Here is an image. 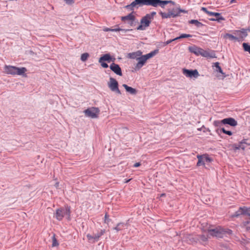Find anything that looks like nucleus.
Segmentation results:
<instances>
[{
  "instance_id": "f257e3e1",
  "label": "nucleus",
  "mask_w": 250,
  "mask_h": 250,
  "mask_svg": "<svg viewBox=\"0 0 250 250\" xmlns=\"http://www.w3.org/2000/svg\"><path fill=\"white\" fill-rule=\"evenodd\" d=\"M170 2L171 1L162 0H135L129 5H127V7L132 8L135 7L137 5H139L140 6L147 5L153 7L160 6L164 7L165 5Z\"/></svg>"
},
{
  "instance_id": "f03ea898",
  "label": "nucleus",
  "mask_w": 250,
  "mask_h": 250,
  "mask_svg": "<svg viewBox=\"0 0 250 250\" xmlns=\"http://www.w3.org/2000/svg\"><path fill=\"white\" fill-rule=\"evenodd\" d=\"M188 50L191 53H194L197 56L200 55L208 58H214L216 57L215 54L213 51L209 52L195 45L189 46Z\"/></svg>"
},
{
  "instance_id": "7ed1b4c3",
  "label": "nucleus",
  "mask_w": 250,
  "mask_h": 250,
  "mask_svg": "<svg viewBox=\"0 0 250 250\" xmlns=\"http://www.w3.org/2000/svg\"><path fill=\"white\" fill-rule=\"evenodd\" d=\"M209 234L213 237L223 238L226 234H231L232 231L229 229L218 226L214 229L208 230Z\"/></svg>"
},
{
  "instance_id": "20e7f679",
  "label": "nucleus",
  "mask_w": 250,
  "mask_h": 250,
  "mask_svg": "<svg viewBox=\"0 0 250 250\" xmlns=\"http://www.w3.org/2000/svg\"><path fill=\"white\" fill-rule=\"evenodd\" d=\"M158 50H155L146 55H142V54L137 60L138 62L136 64L135 69H140L145 65L146 61L154 57L158 53Z\"/></svg>"
},
{
  "instance_id": "39448f33",
  "label": "nucleus",
  "mask_w": 250,
  "mask_h": 250,
  "mask_svg": "<svg viewBox=\"0 0 250 250\" xmlns=\"http://www.w3.org/2000/svg\"><path fill=\"white\" fill-rule=\"evenodd\" d=\"M4 72L7 74L12 75H23L26 71V69L25 67H17L11 65H5L4 67Z\"/></svg>"
},
{
  "instance_id": "423d86ee",
  "label": "nucleus",
  "mask_w": 250,
  "mask_h": 250,
  "mask_svg": "<svg viewBox=\"0 0 250 250\" xmlns=\"http://www.w3.org/2000/svg\"><path fill=\"white\" fill-rule=\"evenodd\" d=\"M152 21V16H150L148 15H146L143 17L140 21L141 24L139 25L137 30H144L146 27L149 26L150 22Z\"/></svg>"
},
{
  "instance_id": "0eeeda50",
  "label": "nucleus",
  "mask_w": 250,
  "mask_h": 250,
  "mask_svg": "<svg viewBox=\"0 0 250 250\" xmlns=\"http://www.w3.org/2000/svg\"><path fill=\"white\" fill-rule=\"evenodd\" d=\"M70 214V208H60L57 209L56 211V213L54 215V217L59 221H61L62 219L65 214H68L69 216Z\"/></svg>"
},
{
  "instance_id": "6e6552de",
  "label": "nucleus",
  "mask_w": 250,
  "mask_h": 250,
  "mask_svg": "<svg viewBox=\"0 0 250 250\" xmlns=\"http://www.w3.org/2000/svg\"><path fill=\"white\" fill-rule=\"evenodd\" d=\"M115 60V58L111 57L109 54H105L100 58L99 62L103 67L106 68L108 67V65L104 62L106 61L108 62H114Z\"/></svg>"
},
{
  "instance_id": "1a4fd4ad",
  "label": "nucleus",
  "mask_w": 250,
  "mask_h": 250,
  "mask_svg": "<svg viewBox=\"0 0 250 250\" xmlns=\"http://www.w3.org/2000/svg\"><path fill=\"white\" fill-rule=\"evenodd\" d=\"M83 112L87 117L91 118H96L98 117L100 110L98 107H92L85 109Z\"/></svg>"
},
{
  "instance_id": "9d476101",
  "label": "nucleus",
  "mask_w": 250,
  "mask_h": 250,
  "mask_svg": "<svg viewBox=\"0 0 250 250\" xmlns=\"http://www.w3.org/2000/svg\"><path fill=\"white\" fill-rule=\"evenodd\" d=\"M108 86L110 90L113 92H115L118 94H121V92L118 87V83L113 78H110L109 81L108 83Z\"/></svg>"
},
{
  "instance_id": "9b49d317",
  "label": "nucleus",
  "mask_w": 250,
  "mask_h": 250,
  "mask_svg": "<svg viewBox=\"0 0 250 250\" xmlns=\"http://www.w3.org/2000/svg\"><path fill=\"white\" fill-rule=\"evenodd\" d=\"M201 10L205 12L206 14H207L208 16H212L213 15H214L215 17V18H211L209 20L211 21H219L221 20H224V18L221 15L220 13H215L213 12H210L207 10V9L205 7H202Z\"/></svg>"
},
{
  "instance_id": "f8f14e48",
  "label": "nucleus",
  "mask_w": 250,
  "mask_h": 250,
  "mask_svg": "<svg viewBox=\"0 0 250 250\" xmlns=\"http://www.w3.org/2000/svg\"><path fill=\"white\" fill-rule=\"evenodd\" d=\"M241 215H247L250 217V208L246 207H240L239 209L232 215V217H238Z\"/></svg>"
},
{
  "instance_id": "ddd939ff",
  "label": "nucleus",
  "mask_w": 250,
  "mask_h": 250,
  "mask_svg": "<svg viewBox=\"0 0 250 250\" xmlns=\"http://www.w3.org/2000/svg\"><path fill=\"white\" fill-rule=\"evenodd\" d=\"M135 16L133 14L130 13L128 15L122 17L121 20L125 23H127L130 26H133L135 25Z\"/></svg>"
},
{
  "instance_id": "4468645a",
  "label": "nucleus",
  "mask_w": 250,
  "mask_h": 250,
  "mask_svg": "<svg viewBox=\"0 0 250 250\" xmlns=\"http://www.w3.org/2000/svg\"><path fill=\"white\" fill-rule=\"evenodd\" d=\"M183 74L187 77L188 78H197L199 76V74L198 71L196 69L194 70H188L187 69H183Z\"/></svg>"
},
{
  "instance_id": "2eb2a0df",
  "label": "nucleus",
  "mask_w": 250,
  "mask_h": 250,
  "mask_svg": "<svg viewBox=\"0 0 250 250\" xmlns=\"http://www.w3.org/2000/svg\"><path fill=\"white\" fill-rule=\"evenodd\" d=\"M105 232V229H102L99 233L95 234L94 235L92 236L90 234H87L86 237L88 240V241H91L92 240H94L95 241H98L99 238L102 236Z\"/></svg>"
},
{
  "instance_id": "dca6fc26",
  "label": "nucleus",
  "mask_w": 250,
  "mask_h": 250,
  "mask_svg": "<svg viewBox=\"0 0 250 250\" xmlns=\"http://www.w3.org/2000/svg\"><path fill=\"white\" fill-rule=\"evenodd\" d=\"M234 34L237 36V37L238 38V41L244 40V39L248 36L247 30L244 29H243L241 30H236Z\"/></svg>"
},
{
  "instance_id": "f3484780",
  "label": "nucleus",
  "mask_w": 250,
  "mask_h": 250,
  "mask_svg": "<svg viewBox=\"0 0 250 250\" xmlns=\"http://www.w3.org/2000/svg\"><path fill=\"white\" fill-rule=\"evenodd\" d=\"M110 69L113 71L116 74L120 76H122V72L121 67L117 64L113 62L110 65Z\"/></svg>"
},
{
  "instance_id": "a211bd4d",
  "label": "nucleus",
  "mask_w": 250,
  "mask_h": 250,
  "mask_svg": "<svg viewBox=\"0 0 250 250\" xmlns=\"http://www.w3.org/2000/svg\"><path fill=\"white\" fill-rule=\"evenodd\" d=\"M247 140L243 139L238 144H234L233 145V147L234 150H238L240 149H242V150H245L246 148L245 144L248 145L249 146L250 145V144H248L246 142Z\"/></svg>"
},
{
  "instance_id": "6ab92c4d",
  "label": "nucleus",
  "mask_w": 250,
  "mask_h": 250,
  "mask_svg": "<svg viewBox=\"0 0 250 250\" xmlns=\"http://www.w3.org/2000/svg\"><path fill=\"white\" fill-rule=\"evenodd\" d=\"M223 125H229L231 126H235L237 125V121L232 118H227L222 120Z\"/></svg>"
},
{
  "instance_id": "aec40b11",
  "label": "nucleus",
  "mask_w": 250,
  "mask_h": 250,
  "mask_svg": "<svg viewBox=\"0 0 250 250\" xmlns=\"http://www.w3.org/2000/svg\"><path fill=\"white\" fill-rule=\"evenodd\" d=\"M142 54V52L140 50H138L136 52H133L127 54V57L131 59H136L138 60L139 58Z\"/></svg>"
},
{
  "instance_id": "412c9836",
  "label": "nucleus",
  "mask_w": 250,
  "mask_h": 250,
  "mask_svg": "<svg viewBox=\"0 0 250 250\" xmlns=\"http://www.w3.org/2000/svg\"><path fill=\"white\" fill-rule=\"evenodd\" d=\"M123 86L127 92H128L131 94L135 95L137 92V91L136 89L130 87L126 84H123Z\"/></svg>"
},
{
  "instance_id": "4be33fe9",
  "label": "nucleus",
  "mask_w": 250,
  "mask_h": 250,
  "mask_svg": "<svg viewBox=\"0 0 250 250\" xmlns=\"http://www.w3.org/2000/svg\"><path fill=\"white\" fill-rule=\"evenodd\" d=\"M214 66L215 67L216 71L220 73L222 75V78H224L225 77H226V75H225V73L223 72V70L221 67L220 66L219 63L218 62H216L214 63Z\"/></svg>"
},
{
  "instance_id": "5701e85b",
  "label": "nucleus",
  "mask_w": 250,
  "mask_h": 250,
  "mask_svg": "<svg viewBox=\"0 0 250 250\" xmlns=\"http://www.w3.org/2000/svg\"><path fill=\"white\" fill-rule=\"evenodd\" d=\"M189 23L190 24H194L197 27H202L204 26V24L199 22L198 21L196 20H191L189 21Z\"/></svg>"
},
{
  "instance_id": "b1692460",
  "label": "nucleus",
  "mask_w": 250,
  "mask_h": 250,
  "mask_svg": "<svg viewBox=\"0 0 250 250\" xmlns=\"http://www.w3.org/2000/svg\"><path fill=\"white\" fill-rule=\"evenodd\" d=\"M197 158L198 159L197 166H205V161L203 158V156H201L200 155H198Z\"/></svg>"
},
{
  "instance_id": "393cba45",
  "label": "nucleus",
  "mask_w": 250,
  "mask_h": 250,
  "mask_svg": "<svg viewBox=\"0 0 250 250\" xmlns=\"http://www.w3.org/2000/svg\"><path fill=\"white\" fill-rule=\"evenodd\" d=\"M181 12L187 13V12L184 10H182L180 9H173V17L178 16L179 15L180 13Z\"/></svg>"
},
{
  "instance_id": "a878e982",
  "label": "nucleus",
  "mask_w": 250,
  "mask_h": 250,
  "mask_svg": "<svg viewBox=\"0 0 250 250\" xmlns=\"http://www.w3.org/2000/svg\"><path fill=\"white\" fill-rule=\"evenodd\" d=\"M224 37L225 38H227L228 37L229 40H231V41H238V38H237V37H235L231 34H226L224 36Z\"/></svg>"
},
{
  "instance_id": "bb28decb",
  "label": "nucleus",
  "mask_w": 250,
  "mask_h": 250,
  "mask_svg": "<svg viewBox=\"0 0 250 250\" xmlns=\"http://www.w3.org/2000/svg\"><path fill=\"white\" fill-rule=\"evenodd\" d=\"M192 35L190 34H183L181 35L179 37H176L175 38L173 39V41H176L179 39L181 38H189L191 37Z\"/></svg>"
},
{
  "instance_id": "cd10ccee",
  "label": "nucleus",
  "mask_w": 250,
  "mask_h": 250,
  "mask_svg": "<svg viewBox=\"0 0 250 250\" xmlns=\"http://www.w3.org/2000/svg\"><path fill=\"white\" fill-rule=\"evenodd\" d=\"M160 15L163 18H170L171 15H172V12H161L160 13Z\"/></svg>"
},
{
  "instance_id": "c85d7f7f",
  "label": "nucleus",
  "mask_w": 250,
  "mask_h": 250,
  "mask_svg": "<svg viewBox=\"0 0 250 250\" xmlns=\"http://www.w3.org/2000/svg\"><path fill=\"white\" fill-rule=\"evenodd\" d=\"M199 239L202 242H207L208 240V236L204 234L200 235L198 236Z\"/></svg>"
},
{
  "instance_id": "c756f323",
  "label": "nucleus",
  "mask_w": 250,
  "mask_h": 250,
  "mask_svg": "<svg viewBox=\"0 0 250 250\" xmlns=\"http://www.w3.org/2000/svg\"><path fill=\"white\" fill-rule=\"evenodd\" d=\"M242 45L244 51L248 52L250 54V45L248 43L245 42L243 43Z\"/></svg>"
},
{
  "instance_id": "7c9ffc66",
  "label": "nucleus",
  "mask_w": 250,
  "mask_h": 250,
  "mask_svg": "<svg viewBox=\"0 0 250 250\" xmlns=\"http://www.w3.org/2000/svg\"><path fill=\"white\" fill-rule=\"evenodd\" d=\"M201 156H203V158L205 161V162L210 163L212 161V159L211 158H210L209 157H208V155H207V154H204V155H202Z\"/></svg>"
},
{
  "instance_id": "2f4dec72",
  "label": "nucleus",
  "mask_w": 250,
  "mask_h": 250,
  "mask_svg": "<svg viewBox=\"0 0 250 250\" xmlns=\"http://www.w3.org/2000/svg\"><path fill=\"white\" fill-rule=\"evenodd\" d=\"M89 54L87 53H84L82 54L81 59L83 62L86 61L89 57Z\"/></svg>"
},
{
  "instance_id": "473e14b6",
  "label": "nucleus",
  "mask_w": 250,
  "mask_h": 250,
  "mask_svg": "<svg viewBox=\"0 0 250 250\" xmlns=\"http://www.w3.org/2000/svg\"><path fill=\"white\" fill-rule=\"evenodd\" d=\"M124 228V224L123 223H119L117 224V226L114 228V229L116 231H118L119 230H122Z\"/></svg>"
},
{
  "instance_id": "72a5a7b5",
  "label": "nucleus",
  "mask_w": 250,
  "mask_h": 250,
  "mask_svg": "<svg viewBox=\"0 0 250 250\" xmlns=\"http://www.w3.org/2000/svg\"><path fill=\"white\" fill-rule=\"evenodd\" d=\"M222 122V120H220V121H219V120L214 121L213 122V125L215 126L220 127L221 126V125L223 124Z\"/></svg>"
},
{
  "instance_id": "f704fd0d",
  "label": "nucleus",
  "mask_w": 250,
  "mask_h": 250,
  "mask_svg": "<svg viewBox=\"0 0 250 250\" xmlns=\"http://www.w3.org/2000/svg\"><path fill=\"white\" fill-rule=\"evenodd\" d=\"M52 247H56L59 245V243L57 241V239L55 237V235H53L52 237Z\"/></svg>"
},
{
  "instance_id": "c9c22d12",
  "label": "nucleus",
  "mask_w": 250,
  "mask_h": 250,
  "mask_svg": "<svg viewBox=\"0 0 250 250\" xmlns=\"http://www.w3.org/2000/svg\"><path fill=\"white\" fill-rule=\"evenodd\" d=\"M131 30H132V29H121L120 28H118L112 29V30H111V31L117 32V31H123L125 32H126L127 31H131Z\"/></svg>"
},
{
  "instance_id": "e433bc0d",
  "label": "nucleus",
  "mask_w": 250,
  "mask_h": 250,
  "mask_svg": "<svg viewBox=\"0 0 250 250\" xmlns=\"http://www.w3.org/2000/svg\"><path fill=\"white\" fill-rule=\"evenodd\" d=\"M249 219H250V218ZM249 223H250V219H249V221H246L243 223V226L244 227H245L246 228L247 230H248L250 229V227L248 226V225Z\"/></svg>"
},
{
  "instance_id": "4c0bfd02",
  "label": "nucleus",
  "mask_w": 250,
  "mask_h": 250,
  "mask_svg": "<svg viewBox=\"0 0 250 250\" xmlns=\"http://www.w3.org/2000/svg\"><path fill=\"white\" fill-rule=\"evenodd\" d=\"M226 130L224 128H221L220 129H217L216 130V132L217 134H220L221 132L225 133Z\"/></svg>"
},
{
  "instance_id": "58836bf2",
  "label": "nucleus",
  "mask_w": 250,
  "mask_h": 250,
  "mask_svg": "<svg viewBox=\"0 0 250 250\" xmlns=\"http://www.w3.org/2000/svg\"><path fill=\"white\" fill-rule=\"evenodd\" d=\"M65 3L68 5H71L74 3L75 0H64Z\"/></svg>"
},
{
  "instance_id": "ea45409f",
  "label": "nucleus",
  "mask_w": 250,
  "mask_h": 250,
  "mask_svg": "<svg viewBox=\"0 0 250 250\" xmlns=\"http://www.w3.org/2000/svg\"><path fill=\"white\" fill-rule=\"evenodd\" d=\"M104 223H108V215L107 213H106L104 216Z\"/></svg>"
},
{
  "instance_id": "a19ab883",
  "label": "nucleus",
  "mask_w": 250,
  "mask_h": 250,
  "mask_svg": "<svg viewBox=\"0 0 250 250\" xmlns=\"http://www.w3.org/2000/svg\"><path fill=\"white\" fill-rule=\"evenodd\" d=\"M147 15H148L150 17L152 16V20L153 19L154 16L156 15L155 12H152L151 14H147Z\"/></svg>"
},
{
  "instance_id": "79ce46f5",
  "label": "nucleus",
  "mask_w": 250,
  "mask_h": 250,
  "mask_svg": "<svg viewBox=\"0 0 250 250\" xmlns=\"http://www.w3.org/2000/svg\"><path fill=\"white\" fill-rule=\"evenodd\" d=\"M225 134H227V135H228L229 136H231V135H232V133L230 131L226 130V131L225 132Z\"/></svg>"
},
{
  "instance_id": "37998d69",
  "label": "nucleus",
  "mask_w": 250,
  "mask_h": 250,
  "mask_svg": "<svg viewBox=\"0 0 250 250\" xmlns=\"http://www.w3.org/2000/svg\"><path fill=\"white\" fill-rule=\"evenodd\" d=\"M140 165H141L140 163H139V162H138V163H136L134 165V167H139Z\"/></svg>"
},
{
  "instance_id": "c03bdc74",
  "label": "nucleus",
  "mask_w": 250,
  "mask_h": 250,
  "mask_svg": "<svg viewBox=\"0 0 250 250\" xmlns=\"http://www.w3.org/2000/svg\"><path fill=\"white\" fill-rule=\"evenodd\" d=\"M111 30H112V29L108 28H105L104 29V31H111Z\"/></svg>"
},
{
  "instance_id": "a18cd8bd",
  "label": "nucleus",
  "mask_w": 250,
  "mask_h": 250,
  "mask_svg": "<svg viewBox=\"0 0 250 250\" xmlns=\"http://www.w3.org/2000/svg\"><path fill=\"white\" fill-rule=\"evenodd\" d=\"M55 187L57 188H58L59 186V183H56L55 184Z\"/></svg>"
},
{
  "instance_id": "49530a36",
  "label": "nucleus",
  "mask_w": 250,
  "mask_h": 250,
  "mask_svg": "<svg viewBox=\"0 0 250 250\" xmlns=\"http://www.w3.org/2000/svg\"><path fill=\"white\" fill-rule=\"evenodd\" d=\"M171 42H172V40H169L167 42V44H168V43H170Z\"/></svg>"
},
{
  "instance_id": "de8ad7c7",
  "label": "nucleus",
  "mask_w": 250,
  "mask_h": 250,
  "mask_svg": "<svg viewBox=\"0 0 250 250\" xmlns=\"http://www.w3.org/2000/svg\"><path fill=\"white\" fill-rule=\"evenodd\" d=\"M130 179H129V180H126L125 181V183H128L129 181H130Z\"/></svg>"
},
{
  "instance_id": "09e8293b",
  "label": "nucleus",
  "mask_w": 250,
  "mask_h": 250,
  "mask_svg": "<svg viewBox=\"0 0 250 250\" xmlns=\"http://www.w3.org/2000/svg\"><path fill=\"white\" fill-rule=\"evenodd\" d=\"M235 0H231L230 1V3H232L234 2H235Z\"/></svg>"
},
{
  "instance_id": "8fccbe9b",
  "label": "nucleus",
  "mask_w": 250,
  "mask_h": 250,
  "mask_svg": "<svg viewBox=\"0 0 250 250\" xmlns=\"http://www.w3.org/2000/svg\"><path fill=\"white\" fill-rule=\"evenodd\" d=\"M246 30H247H247H248L249 31H250V28H248V29H246Z\"/></svg>"
}]
</instances>
